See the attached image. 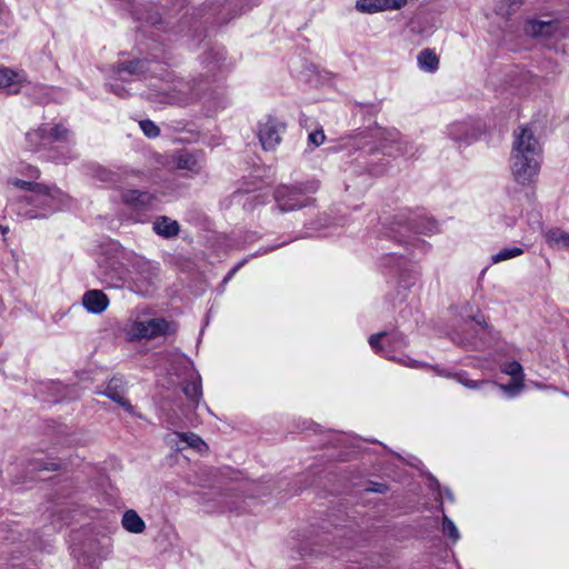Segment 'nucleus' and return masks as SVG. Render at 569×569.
<instances>
[{
	"mask_svg": "<svg viewBox=\"0 0 569 569\" xmlns=\"http://www.w3.org/2000/svg\"><path fill=\"white\" fill-rule=\"evenodd\" d=\"M502 371L511 376L513 379H522V367L517 361H510L505 363Z\"/></svg>",
	"mask_w": 569,
	"mask_h": 569,
	"instance_id": "30",
	"label": "nucleus"
},
{
	"mask_svg": "<svg viewBox=\"0 0 569 569\" xmlns=\"http://www.w3.org/2000/svg\"><path fill=\"white\" fill-rule=\"evenodd\" d=\"M48 144L51 146L53 142H70L72 132L70 129L64 127L62 123H58L52 128H48Z\"/></svg>",
	"mask_w": 569,
	"mask_h": 569,
	"instance_id": "19",
	"label": "nucleus"
},
{
	"mask_svg": "<svg viewBox=\"0 0 569 569\" xmlns=\"http://www.w3.org/2000/svg\"><path fill=\"white\" fill-rule=\"evenodd\" d=\"M121 199L128 207L138 211H144L153 206L156 198L147 191L129 189L121 193Z\"/></svg>",
	"mask_w": 569,
	"mask_h": 569,
	"instance_id": "7",
	"label": "nucleus"
},
{
	"mask_svg": "<svg viewBox=\"0 0 569 569\" xmlns=\"http://www.w3.org/2000/svg\"><path fill=\"white\" fill-rule=\"evenodd\" d=\"M153 230L157 234L169 239L178 236L180 226L178 221L172 220L169 217L161 216L153 222Z\"/></svg>",
	"mask_w": 569,
	"mask_h": 569,
	"instance_id": "15",
	"label": "nucleus"
},
{
	"mask_svg": "<svg viewBox=\"0 0 569 569\" xmlns=\"http://www.w3.org/2000/svg\"><path fill=\"white\" fill-rule=\"evenodd\" d=\"M197 97L198 93L193 92V89L190 86V83L183 80L177 81L174 86L167 91L148 94V99L150 101L169 104L188 103Z\"/></svg>",
	"mask_w": 569,
	"mask_h": 569,
	"instance_id": "5",
	"label": "nucleus"
},
{
	"mask_svg": "<svg viewBox=\"0 0 569 569\" xmlns=\"http://www.w3.org/2000/svg\"><path fill=\"white\" fill-rule=\"evenodd\" d=\"M180 438L186 441L189 447L200 450L204 446L203 440L194 433H179Z\"/></svg>",
	"mask_w": 569,
	"mask_h": 569,
	"instance_id": "31",
	"label": "nucleus"
},
{
	"mask_svg": "<svg viewBox=\"0 0 569 569\" xmlns=\"http://www.w3.org/2000/svg\"><path fill=\"white\" fill-rule=\"evenodd\" d=\"M447 497H448L450 500H453L452 493H451L449 490H447Z\"/></svg>",
	"mask_w": 569,
	"mask_h": 569,
	"instance_id": "45",
	"label": "nucleus"
},
{
	"mask_svg": "<svg viewBox=\"0 0 569 569\" xmlns=\"http://www.w3.org/2000/svg\"><path fill=\"white\" fill-rule=\"evenodd\" d=\"M449 377H452L453 379H456L459 383L463 385L465 387L469 388V389H478L480 388L482 385H486V383H489L488 381L486 380H481V381H477V380H471L467 377V373L466 372H457V373H453V375H449Z\"/></svg>",
	"mask_w": 569,
	"mask_h": 569,
	"instance_id": "26",
	"label": "nucleus"
},
{
	"mask_svg": "<svg viewBox=\"0 0 569 569\" xmlns=\"http://www.w3.org/2000/svg\"><path fill=\"white\" fill-rule=\"evenodd\" d=\"M356 9L362 13H376L385 11L381 0H357Z\"/></svg>",
	"mask_w": 569,
	"mask_h": 569,
	"instance_id": "24",
	"label": "nucleus"
},
{
	"mask_svg": "<svg viewBox=\"0 0 569 569\" xmlns=\"http://www.w3.org/2000/svg\"><path fill=\"white\" fill-rule=\"evenodd\" d=\"M466 131V124L463 123H453L450 126L449 134L453 140L463 139L462 133Z\"/></svg>",
	"mask_w": 569,
	"mask_h": 569,
	"instance_id": "32",
	"label": "nucleus"
},
{
	"mask_svg": "<svg viewBox=\"0 0 569 569\" xmlns=\"http://www.w3.org/2000/svg\"><path fill=\"white\" fill-rule=\"evenodd\" d=\"M437 230V223L421 214L400 212L393 217L391 232L400 243H408L412 234H431Z\"/></svg>",
	"mask_w": 569,
	"mask_h": 569,
	"instance_id": "2",
	"label": "nucleus"
},
{
	"mask_svg": "<svg viewBox=\"0 0 569 569\" xmlns=\"http://www.w3.org/2000/svg\"><path fill=\"white\" fill-rule=\"evenodd\" d=\"M102 395L122 407L127 412L133 413V407L130 401L124 397V383L121 378H112Z\"/></svg>",
	"mask_w": 569,
	"mask_h": 569,
	"instance_id": "10",
	"label": "nucleus"
},
{
	"mask_svg": "<svg viewBox=\"0 0 569 569\" xmlns=\"http://www.w3.org/2000/svg\"><path fill=\"white\" fill-rule=\"evenodd\" d=\"M240 268V264L236 266L234 268H232L228 274L224 278V282L229 281L231 279V277L237 272V270Z\"/></svg>",
	"mask_w": 569,
	"mask_h": 569,
	"instance_id": "41",
	"label": "nucleus"
},
{
	"mask_svg": "<svg viewBox=\"0 0 569 569\" xmlns=\"http://www.w3.org/2000/svg\"><path fill=\"white\" fill-rule=\"evenodd\" d=\"M82 303L91 313H102L109 306V298L101 290H89L83 295Z\"/></svg>",
	"mask_w": 569,
	"mask_h": 569,
	"instance_id": "11",
	"label": "nucleus"
},
{
	"mask_svg": "<svg viewBox=\"0 0 569 569\" xmlns=\"http://www.w3.org/2000/svg\"><path fill=\"white\" fill-rule=\"evenodd\" d=\"M408 0H381L383 10H398L407 4Z\"/></svg>",
	"mask_w": 569,
	"mask_h": 569,
	"instance_id": "33",
	"label": "nucleus"
},
{
	"mask_svg": "<svg viewBox=\"0 0 569 569\" xmlns=\"http://www.w3.org/2000/svg\"><path fill=\"white\" fill-rule=\"evenodd\" d=\"M52 469H57V465L54 462H51Z\"/></svg>",
	"mask_w": 569,
	"mask_h": 569,
	"instance_id": "47",
	"label": "nucleus"
},
{
	"mask_svg": "<svg viewBox=\"0 0 569 569\" xmlns=\"http://www.w3.org/2000/svg\"><path fill=\"white\" fill-rule=\"evenodd\" d=\"M31 192L44 196L50 198L51 200L59 199L62 194L61 191L54 187H49L42 183L34 182L31 189Z\"/></svg>",
	"mask_w": 569,
	"mask_h": 569,
	"instance_id": "25",
	"label": "nucleus"
},
{
	"mask_svg": "<svg viewBox=\"0 0 569 569\" xmlns=\"http://www.w3.org/2000/svg\"><path fill=\"white\" fill-rule=\"evenodd\" d=\"M410 30L415 33H422V30L420 29H417L416 24L415 23H411L410 26Z\"/></svg>",
	"mask_w": 569,
	"mask_h": 569,
	"instance_id": "43",
	"label": "nucleus"
},
{
	"mask_svg": "<svg viewBox=\"0 0 569 569\" xmlns=\"http://www.w3.org/2000/svg\"><path fill=\"white\" fill-rule=\"evenodd\" d=\"M547 241L550 246L559 249H569V233L559 229H551L546 234Z\"/></svg>",
	"mask_w": 569,
	"mask_h": 569,
	"instance_id": "22",
	"label": "nucleus"
},
{
	"mask_svg": "<svg viewBox=\"0 0 569 569\" xmlns=\"http://www.w3.org/2000/svg\"><path fill=\"white\" fill-rule=\"evenodd\" d=\"M387 333L386 332H379V333H376V335H371L370 338H369V345L370 347L376 350V352H380L382 350L381 346H380V339L382 337H385Z\"/></svg>",
	"mask_w": 569,
	"mask_h": 569,
	"instance_id": "35",
	"label": "nucleus"
},
{
	"mask_svg": "<svg viewBox=\"0 0 569 569\" xmlns=\"http://www.w3.org/2000/svg\"><path fill=\"white\" fill-rule=\"evenodd\" d=\"M90 171L93 179L111 186H117L127 178V171L122 168L113 170L101 164H92Z\"/></svg>",
	"mask_w": 569,
	"mask_h": 569,
	"instance_id": "9",
	"label": "nucleus"
},
{
	"mask_svg": "<svg viewBox=\"0 0 569 569\" xmlns=\"http://www.w3.org/2000/svg\"><path fill=\"white\" fill-rule=\"evenodd\" d=\"M473 320L477 321V323L482 326L483 328H488V325L485 320L481 321L480 319H478L476 317L473 318Z\"/></svg>",
	"mask_w": 569,
	"mask_h": 569,
	"instance_id": "42",
	"label": "nucleus"
},
{
	"mask_svg": "<svg viewBox=\"0 0 569 569\" xmlns=\"http://www.w3.org/2000/svg\"><path fill=\"white\" fill-rule=\"evenodd\" d=\"M557 31V24L553 21H527L525 33L530 37H551Z\"/></svg>",
	"mask_w": 569,
	"mask_h": 569,
	"instance_id": "12",
	"label": "nucleus"
},
{
	"mask_svg": "<svg viewBox=\"0 0 569 569\" xmlns=\"http://www.w3.org/2000/svg\"><path fill=\"white\" fill-rule=\"evenodd\" d=\"M176 164L179 169H186L191 172H198L200 170V164L194 154L182 151L176 158Z\"/></svg>",
	"mask_w": 569,
	"mask_h": 569,
	"instance_id": "21",
	"label": "nucleus"
},
{
	"mask_svg": "<svg viewBox=\"0 0 569 569\" xmlns=\"http://www.w3.org/2000/svg\"><path fill=\"white\" fill-rule=\"evenodd\" d=\"M19 74L9 68H0V89H8L9 93H18Z\"/></svg>",
	"mask_w": 569,
	"mask_h": 569,
	"instance_id": "18",
	"label": "nucleus"
},
{
	"mask_svg": "<svg viewBox=\"0 0 569 569\" xmlns=\"http://www.w3.org/2000/svg\"><path fill=\"white\" fill-rule=\"evenodd\" d=\"M460 343H462L463 346H475L476 347V343L471 340H467V341H461Z\"/></svg>",
	"mask_w": 569,
	"mask_h": 569,
	"instance_id": "44",
	"label": "nucleus"
},
{
	"mask_svg": "<svg viewBox=\"0 0 569 569\" xmlns=\"http://www.w3.org/2000/svg\"><path fill=\"white\" fill-rule=\"evenodd\" d=\"M511 159L516 181L521 184L532 182L540 169L541 147L530 128L522 127L515 132Z\"/></svg>",
	"mask_w": 569,
	"mask_h": 569,
	"instance_id": "1",
	"label": "nucleus"
},
{
	"mask_svg": "<svg viewBox=\"0 0 569 569\" xmlns=\"http://www.w3.org/2000/svg\"><path fill=\"white\" fill-rule=\"evenodd\" d=\"M232 7H234V1H228L222 6V9L219 11L218 22L227 23L231 18H226L223 11H229Z\"/></svg>",
	"mask_w": 569,
	"mask_h": 569,
	"instance_id": "36",
	"label": "nucleus"
},
{
	"mask_svg": "<svg viewBox=\"0 0 569 569\" xmlns=\"http://www.w3.org/2000/svg\"><path fill=\"white\" fill-rule=\"evenodd\" d=\"M48 127L41 124L37 129L30 130L26 133L27 147L30 151H38L41 148L48 147Z\"/></svg>",
	"mask_w": 569,
	"mask_h": 569,
	"instance_id": "14",
	"label": "nucleus"
},
{
	"mask_svg": "<svg viewBox=\"0 0 569 569\" xmlns=\"http://www.w3.org/2000/svg\"><path fill=\"white\" fill-rule=\"evenodd\" d=\"M148 66L149 62L146 59L122 61L112 66V72L117 80L126 81L127 78L123 76V73H128L130 76L142 74L148 71Z\"/></svg>",
	"mask_w": 569,
	"mask_h": 569,
	"instance_id": "8",
	"label": "nucleus"
},
{
	"mask_svg": "<svg viewBox=\"0 0 569 569\" xmlns=\"http://www.w3.org/2000/svg\"><path fill=\"white\" fill-rule=\"evenodd\" d=\"M367 490H368V491H372V492H380V493H383V492H386V490H387V486H386V485H383V483H377V482H375V483H372V486H371V487H369Z\"/></svg>",
	"mask_w": 569,
	"mask_h": 569,
	"instance_id": "39",
	"label": "nucleus"
},
{
	"mask_svg": "<svg viewBox=\"0 0 569 569\" xmlns=\"http://www.w3.org/2000/svg\"><path fill=\"white\" fill-rule=\"evenodd\" d=\"M511 4L519 2V0H510Z\"/></svg>",
	"mask_w": 569,
	"mask_h": 569,
	"instance_id": "46",
	"label": "nucleus"
},
{
	"mask_svg": "<svg viewBox=\"0 0 569 569\" xmlns=\"http://www.w3.org/2000/svg\"><path fill=\"white\" fill-rule=\"evenodd\" d=\"M361 148L363 149V152H365V153H368V154H369V153H372V152H375V151L377 150L373 146H368V143H367V142H366V143H363V144L361 146Z\"/></svg>",
	"mask_w": 569,
	"mask_h": 569,
	"instance_id": "40",
	"label": "nucleus"
},
{
	"mask_svg": "<svg viewBox=\"0 0 569 569\" xmlns=\"http://www.w3.org/2000/svg\"><path fill=\"white\" fill-rule=\"evenodd\" d=\"M177 330L178 326L174 321H169L164 318H153L144 321H134L127 330V338L129 341L150 340L174 335Z\"/></svg>",
	"mask_w": 569,
	"mask_h": 569,
	"instance_id": "3",
	"label": "nucleus"
},
{
	"mask_svg": "<svg viewBox=\"0 0 569 569\" xmlns=\"http://www.w3.org/2000/svg\"><path fill=\"white\" fill-rule=\"evenodd\" d=\"M417 61L419 68L427 72H435L439 68V58L436 52L429 48L419 52Z\"/></svg>",
	"mask_w": 569,
	"mask_h": 569,
	"instance_id": "16",
	"label": "nucleus"
},
{
	"mask_svg": "<svg viewBox=\"0 0 569 569\" xmlns=\"http://www.w3.org/2000/svg\"><path fill=\"white\" fill-rule=\"evenodd\" d=\"M442 532L447 537H449L453 542H456L459 539V531L457 527L455 526L452 520L447 516H443L442 519Z\"/></svg>",
	"mask_w": 569,
	"mask_h": 569,
	"instance_id": "27",
	"label": "nucleus"
},
{
	"mask_svg": "<svg viewBox=\"0 0 569 569\" xmlns=\"http://www.w3.org/2000/svg\"><path fill=\"white\" fill-rule=\"evenodd\" d=\"M133 14L137 20L144 21L147 24L152 27H157L162 22V19L154 7H147L136 10Z\"/></svg>",
	"mask_w": 569,
	"mask_h": 569,
	"instance_id": "20",
	"label": "nucleus"
},
{
	"mask_svg": "<svg viewBox=\"0 0 569 569\" xmlns=\"http://www.w3.org/2000/svg\"><path fill=\"white\" fill-rule=\"evenodd\" d=\"M33 183L34 182H30V181H26V180H21V179H16L13 182V184L16 187L23 189V190H29V191H31Z\"/></svg>",
	"mask_w": 569,
	"mask_h": 569,
	"instance_id": "38",
	"label": "nucleus"
},
{
	"mask_svg": "<svg viewBox=\"0 0 569 569\" xmlns=\"http://www.w3.org/2000/svg\"><path fill=\"white\" fill-rule=\"evenodd\" d=\"M273 198L280 212L298 210L313 202L300 186H279L273 192Z\"/></svg>",
	"mask_w": 569,
	"mask_h": 569,
	"instance_id": "4",
	"label": "nucleus"
},
{
	"mask_svg": "<svg viewBox=\"0 0 569 569\" xmlns=\"http://www.w3.org/2000/svg\"><path fill=\"white\" fill-rule=\"evenodd\" d=\"M308 139L311 144H313L315 147H319L320 144L323 143L326 137L322 130H317L311 132Z\"/></svg>",
	"mask_w": 569,
	"mask_h": 569,
	"instance_id": "34",
	"label": "nucleus"
},
{
	"mask_svg": "<svg viewBox=\"0 0 569 569\" xmlns=\"http://www.w3.org/2000/svg\"><path fill=\"white\" fill-rule=\"evenodd\" d=\"M110 91H112L119 98H126L129 94L127 89L124 87H122L121 84H118V83L117 84H110Z\"/></svg>",
	"mask_w": 569,
	"mask_h": 569,
	"instance_id": "37",
	"label": "nucleus"
},
{
	"mask_svg": "<svg viewBox=\"0 0 569 569\" xmlns=\"http://www.w3.org/2000/svg\"><path fill=\"white\" fill-rule=\"evenodd\" d=\"M393 144L396 146V150L399 154L413 156V151H412L413 146L410 142H408L407 140H403L400 137L399 132L396 130L387 132V136L382 138L381 147L383 149H386V148H391Z\"/></svg>",
	"mask_w": 569,
	"mask_h": 569,
	"instance_id": "13",
	"label": "nucleus"
},
{
	"mask_svg": "<svg viewBox=\"0 0 569 569\" xmlns=\"http://www.w3.org/2000/svg\"><path fill=\"white\" fill-rule=\"evenodd\" d=\"M121 522L123 528L132 533H141L146 529L144 521L134 510L126 511Z\"/></svg>",
	"mask_w": 569,
	"mask_h": 569,
	"instance_id": "17",
	"label": "nucleus"
},
{
	"mask_svg": "<svg viewBox=\"0 0 569 569\" xmlns=\"http://www.w3.org/2000/svg\"><path fill=\"white\" fill-rule=\"evenodd\" d=\"M521 253H522V249H520V248L503 249L492 257V261L497 263V262H500L503 260H508V259L518 257Z\"/></svg>",
	"mask_w": 569,
	"mask_h": 569,
	"instance_id": "29",
	"label": "nucleus"
},
{
	"mask_svg": "<svg viewBox=\"0 0 569 569\" xmlns=\"http://www.w3.org/2000/svg\"><path fill=\"white\" fill-rule=\"evenodd\" d=\"M286 124L274 118L269 117L259 124L258 138L264 150H273L281 141V133Z\"/></svg>",
	"mask_w": 569,
	"mask_h": 569,
	"instance_id": "6",
	"label": "nucleus"
},
{
	"mask_svg": "<svg viewBox=\"0 0 569 569\" xmlns=\"http://www.w3.org/2000/svg\"><path fill=\"white\" fill-rule=\"evenodd\" d=\"M183 393L186 397L197 406L202 396V388L200 381H188L183 386Z\"/></svg>",
	"mask_w": 569,
	"mask_h": 569,
	"instance_id": "23",
	"label": "nucleus"
},
{
	"mask_svg": "<svg viewBox=\"0 0 569 569\" xmlns=\"http://www.w3.org/2000/svg\"><path fill=\"white\" fill-rule=\"evenodd\" d=\"M140 124V128L142 130V132L148 137V138H157L159 134H160V129L159 127L151 120H141L139 122Z\"/></svg>",
	"mask_w": 569,
	"mask_h": 569,
	"instance_id": "28",
	"label": "nucleus"
}]
</instances>
